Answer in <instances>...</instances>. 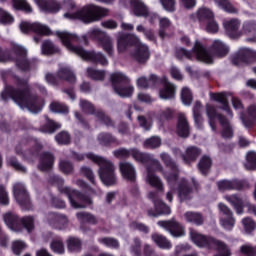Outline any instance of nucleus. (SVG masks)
Here are the masks:
<instances>
[{"instance_id": "25", "label": "nucleus", "mask_w": 256, "mask_h": 256, "mask_svg": "<svg viewBox=\"0 0 256 256\" xmlns=\"http://www.w3.org/2000/svg\"><path fill=\"white\" fill-rule=\"evenodd\" d=\"M162 89L159 91L160 99H164L165 101L169 99H175V91L176 87L173 83L169 82L166 77H163L161 80Z\"/></svg>"}, {"instance_id": "38", "label": "nucleus", "mask_w": 256, "mask_h": 256, "mask_svg": "<svg viewBox=\"0 0 256 256\" xmlns=\"http://www.w3.org/2000/svg\"><path fill=\"white\" fill-rule=\"evenodd\" d=\"M196 16L200 25L203 27L206 22L212 20L213 17H215V14L213 11H211V9L203 7L197 11Z\"/></svg>"}, {"instance_id": "55", "label": "nucleus", "mask_w": 256, "mask_h": 256, "mask_svg": "<svg viewBox=\"0 0 256 256\" xmlns=\"http://www.w3.org/2000/svg\"><path fill=\"white\" fill-rule=\"evenodd\" d=\"M57 129H61V124L46 117V125L43 127L44 133H55Z\"/></svg>"}, {"instance_id": "60", "label": "nucleus", "mask_w": 256, "mask_h": 256, "mask_svg": "<svg viewBox=\"0 0 256 256\" xmlns=\"http://www.w3.org/2000/svg\"><path fill=\"white\" fill-rule=\"evenodd\" d=\"M161 146V138L159 136L151 137L144 142V147H147L148 149H155L157 147Z\"/></svg>"}, {"instance_id": "20", "label": "nucleus", "mask_w": 256, "mask_h": 256, "mask_svg": "<svg viewBox=\"0 0 256 256\" xmlns=\"http://www.w3.org/2000/svg\"><path fill=\"white\" fill-rule=\"evenodd\" d=\"M20 30L22 33H29V31H33V33H37L38 35H51V29L39 22L30 23L22 21L20 23Z\"/></svg>"}, {"instance_id": "62", "label": "nucleus", "mask_w": 256, "mask_h": 256, "mask_svg": "<svg viewBox=\"0 0 256 256\" xmlns=\"http://www.w3.org/2000/svg\"><path fill=\"white\" fill-rule=\"evenodd\" d=\"M242 225H243L244 231H246V233H253V231L256 228V223L251 218H244L242 220Z\"/></svg>"}, {"instance_id": "30", "label": "nucleus", "mask_w": 256, "mask_h": 256, "mask_svg": "<svg viewBox=\"0 0 256 256\" xmlns=\"http://www.w3.org/2000/svg\"><path fill=\"white\" fill-rule=\"evenodd\" d=\"M155 209H149L147 214L149 217H159V215H170L171 208L162 200L154 202Z\"/></svg>"}, {"instance_id": "1", "label": "nucleus", "mask_w": 256, "mask_h": 256, "mask_svg": "<svg viewBox=\"0 0 256 256\" xmlns=\"http://www.w3.org/2000/svg\"><path fill=\"white\" fill-rule=\"evenodd\" d=\"M57 37L62 41V44L68 51L71 53H75L78 57H81L84 61H89L90 63H96L98 65H102V67H107L109 65V60L104 56L101 52L95 51H87L83 49L81 46H74L73 43H86L88 39H94V41H99L103 50L109 54L113 55V39L109 34L103 32V30L99 28H94L88 31L86 34L81 37L77 36V34H71L66 31H57Z\"/></svg>"}, {"instance_id": "32", "label": "nucleus", "mask_w": 256, "mask_h": 256, "mask_svg": "<svg viewBox=\"0 0 256 256\" xmlns=\"http://www.w3.org/2000/svg\"><path fill=\"white\" fill-rule=\"evenodd\" d=\"M67 158L72 159V161H105L101 156H97L93 153L79 154L74 151H69L67 153Z\"/></svg>"}, {"instance_id": "18", "label": "nucleus", "mask_w": 256, "mask_h": 256, "mask_svg": "<svg viewBox=\"0 0 256 256\" xmlns=\"http://www.w3.org/2000/svg\"><path fill=\"white\" fill-rule=\"evenodd\" d=\"M217 187L219 191H245L249 189V183L246 180L224 179L217 182Z\"/></svg>"}, {"instance_id": "21", "label": "nucleus", "mask_w": 256, "mask_h": 256, "mask_svg": "<svg viewBox=\"0 0 256 256\" xmlns=\"http://www.w3.org/2000/svg\"><path fill=\"white\" fill-rule=\"evenodd\" d=\"M80 108L84 113H90V114H95L98 121H101L105 125H113V122L111 121V118L105 115L103 111L97 110L95 112V108L93 107V104H91L87 100H80Z\"/></svg>"}, {"instance_id": "24", "label": "nucleus", "mask_w": 256, "mask_h": 256, "mask_svg": "<svg viewBox=\"0 0 256 256\" xmlns=\"http://www.w3.org/2000/svg\"><path fill=\"white\" fill-rule=\"evenodd\" d=\"M210 97L214 101L221 103L223 111H226L229 119H233V112H231V109L229 108V101H228L229 97H233V95L230 92L210 94Z\"/></svg>"}, {"instance_id": "10", "label": "nucleus", "mask_w": 256, "mask_h": 256, "mask_svg": "<svg viewBox=\"0 0 256 256\" xmlns=\"http://www.w3.org/2000/svg\"><path fill=\"white\" fill-rule=\"evenodd\" d=\"M110 81L112 83L115 94L119 97H131L135 88L129 84V78L121 72L111 74Z\"/></svg>"}, {"instance_id": "53", "label": "nucleus", "mask_w": 256, "mask_h": 256, "mask_svg": "<svg viewBox=\"0 0 256 256\" xmlns=\"http://www.w3.org/2000/svg\"><path fill=\"white\" fill-rule=\"evenodd\" d=\"M67 247L69 251L79 253V251H81V240L76 237H70L67 240Z\"/></svg>"}, {"instance_id": "9", "label": "nucleus", "mask_w": 256, "mask_h": 256, "mask_svg": "<svg viewBox=\"0 0 256 256\" xmlns=\"http://www.w3.org/2000/svg\"><path fill=\"white\" fill-rule=\"evenodd\" d=\"M206 114L208 117L209 125L212 131H216L215 123H217V119L219 123L222 125V137L225 139H231L233 137V128L229 124V120L219 114H217V110L211 104H206Z\"/></svg>"}, {"instance_id": "61", "label": "nucleus", "mask_w": 256, "mask_h": 256, "mask_svg": "<svg viewBox=\"0 0 256 256\" xmlns=\"http://www.w3.org/2000/svg\"><path fill=\"white\" fill-rule=\"evenodd\" d=\"M81 173L84 177H86V179L89 180L92 185H97V182L95 181V174L91 168L84 166L81 168Z\"/></svg>"}, {"instance_id": "46", "label": "nucleus", "mask_w": 256, "mask_h": 256, "mask_svg": "<svg viewBox=\"0 0 256 256\" xmlns=\"http://www.w3.org/2000/svg\"><path fill=\"white\" fill-rule=\"evenodd\" d=\"M214 3L219 9H222L226 13H237L236 8H234L229 0H214Z\"/></svg>"}, {"instance_id": "45", "label": "nucleus", "mask_w": 256, "mask_h": 256, "mask_svg": "<svg viewBox=\"0 0 256 256\" xmlns=\"http://www.w3.org/2000/svg\"><path fill=\"white\" fill-rule=\"evenodd\" d=\"M155 119L160 124L164 123V121H169V119H173V110L164 108L155 115Z\"/></svg>"}, {"instance_id": "44", "label": "nucleus", "mask_w": 256, "mask_h": 256, "mask_svg": "<svg viewBox=\"0 0 256 256\" xmlns=\"http://www.w3.org/2000/svg\"><path fill=\"white\" fill-rule=\"evenodd\" d=\"M152 241H154L160 249H171L172 247L171 242L161 234H152Z\"/></svg>"}, {"instance_id": "6", "label": "nucleus", "mask_w": 256, "mask_h": 256, "mask_svg": "<svg viewBox=\"0 0 256 256\" xmlns=\"http://www.w3.org/2000/svg\"><path fill=\"white\" fill-rule=\"evenodd\" d=\"M189 235L191 241L197 247H200L201 249H209L210 251H218V254L214 256H231V250L225 242L218 240L213 236L203 235L193 228H190Z\"/></svg>"}, {"instance_id": "57", "label": "nucleus", "mask_w": 256, "mask_h": 256, "mask_svg": "<svg viewBox=\"0 0 256 256\" xmlns=\"http://www.w3.org/2000/svg\"><path fill=\"white\" fill-rule=\"evenodd\" d=\"M24 249H27V244L21 240H16L12 243V251L14 255L21 256V253H23Z\"/></svg>"}, {"instance_id": "47", "label": "nucleus", "mask_w": 256, "mask_h": 256, "mask_svg": "<svg viewBox=\"0 0 256 256\" xmlns=\"http://www.w3.org/2000/svg\"><path fill=\"white\" fill-rule=\"evenodd\" d=\"M98 242L101 243V245H104V247H108L109 249H119L120 247L119 240L112 237L99 238Z\"/></svg>"}, {"instance_id": "23", "label": "nucleus", "mask_w": 256, "mask_h": 256, "mask_svg": "<svg viewBox=\"0 0 256 256\" xmlns=\"http://www.w3.org/2000/svg\"><path fill=\"white\" fill-rule=\"evenodd\" d=\"M120 173L123 179L128 183H136L137 182V170H135V166H133L129 162H120L119 163Z\"/></svg>"}, {"instance_id": "34", "label": "nucleus", "mask_w": 256, "mask_h": 256, "mask_svg": "<svg viewBox=\"0 0 256 256\" xmlns=\"http://www.w3.org/2000/svg\"><path fill=\"white\" fill-rule=\"evenodd\" d=\"M132 13L136 17H147L149 15V8L141 0L131 1Z\"/></svg>"}, {"instance_id": "42", "label": "nucleus", "mask_w": 256, "mask_h": 256, "mask_svg": "<svg viewBox=\"0 0 256 256\" xmlns=\"http://www.w3.org/2000/svg\"><path fill=\"white\" fill-rule=\"evenodd\" d=\"M12 2V5L14 9H17L18 11H25L26 13H31L33 11V8H31V5L27 3V0H10ZM0 3H7V0H0Z\"/></svg>"}, {"instance_id": "37", "label": "nucleus", "mask_w": 256, "mask_h": 256, "mask_svg": "<svg viewBox=\"0 0 256 256\" xmlns=\"http://www.w3.org/2000/svg\"><path fill=\"white\" fill-rule=\"evenodd\" d=\"M177 133L179 137H189V122H187L185 114H179Z\"/></svg>"}, {"instance_id": "29", "label": "nucleus", "mask_w": 256, "mask_h": 256, "mask_svg": "<svg viewBox=\"0 0 256 256\" xmlns=\"http://www.w3.org/2000/svg\"><path fill=\"white\" fill-rule=\"evenodd\" d=\"M223 27L229 37L235 39L239 37V27H241V22L238 19H230L223 21Z\"/></svg>"}, {"instance_id": "64", "label": "nucleus", "mask_w": 256, "mask_h": 256, "mask_svg": "<svg viewBox=\"0 0 256 256\" xmlns=\"http://www.w3.org/2000/svg\"><path fill=\"white\" fill-rule=\"evenodd\" d=\"M243 32L246 35H249L250 33H256V21L245 22L243 25Z\"/></svg>"}, {"instance_id": "11", "label": "nucleus", "mask_w": 256, "mask_h": 256, "mask_svg": "<svg viewBox=\"0 0 256 256\" xmlns=\"http://www.w3.org/2000/svg\"><path fill=\"white\" fill-rule=\"evenodd\" d=\"M191 183H189L187 179H182L178 183L176 191L180 203H183L184 201H191V199H193V191H195V193H199V191H201V184L197 179H195V177L191 178Z\"/></svg>"}, {"instance_id": "5", "label": "nucleus", "mask_w": 256, "mask_h": 256, "mask_svg": "<svg viewBox=\"0 0 256 256\" xmlns=\"http://www.w3.org/2000/svg\"><path fill=\"white\" fill-rule=\"evenodd\" d=\"M48 182L50 185L58 186L59 192L68 197V201L73 209H85L89 207V205H93V200L88 195L72 189L71 187H63V184L65 183L63 178L57 175H52L49 177Z\"/></svg>"}, {"instance_id": "59", "label": "nucleus", "mask_w": 256, "mask_h": 256, "mask_svg": "<svg viewBox=\"0 0 256 256\" xmlns=\"http://www.w3.org/2000/svg\"><path fill=\"white\" fill-rule=\"evenodd\" d=\"M211 167H213L212 161H200L198 163V169L200 173L204 176L209 175V171H211Z\"/></svg>"}, {"instance_id": "51", "label": "nucleus", "mask_w": 256, "mask_h": 256, "mask_svg": "<svg viewBox=\"0 0 256 256\" xmlns=\"http://www.w3.org/2000/svg\"><path fill=\"white\" fill-rule=\"evenodd\" d=\"M0 23L1 25H13V23H15V18L11 13L0 8Z\"/></svg>"}, {"instance_id": "43", "label": "nucleus", "mask_w": 256, "mask_h": 256, "mask_svg": "<svg viewBox=\"0 0 256 256\" xmlns=\"http://www.w3.org/2000/svg\"><path fill=\"white\" fill-rule=\"evenodd\" d=\"M158 22H159V35L162 39H165V37H167V31L171 29V26L173 25V23L167 17H160Z\"/></svg>"}, {"instance_id": "8", "label": "nucleus", "mask_w": 256, "mask_h": 256, "mask_svg": "<svg viewBox=\"0 0 256 256\" xmlns=\"http://www.w3.org/2000/svg\"><path fill=\"white\" fill-rule=\"evenodd\" d=\"M3 220L5 225L11 231L20 232L26 229L28 233H31L35 229V218L33 216H24L20 218L17 214L13 212H8L3 215Z\"/></svg>"}, {"instance_id": "17", "label": "nucleus", "mask_w": 256, "mask_h": 256, "mask_svg": "<svg viewBox=\"0 0 256 256\" xmlns=\"http://www.w3.org/2000/svg\"><path fill=\"white\" fill-rule=\"evenodd\" d=\"M12 51L15 54L13 59L18 69L29 71L31 69V62L27 60V49L19 44H13Z\"/></svg>"}, {"instance_id": "31", "label": "nucleus", "mask_w": 256, "mask_h": 256, "mask_svg": "<svg viewBox=\"0 0 256 256\" xmlns=\"http://www.w3.org/2000/svg\"><path fill=\"white\" fill-rule=\"evenodd\" d=\"M186 223L195 225V227H201L205 224V216L201 212L187 211L184 213Z\"/></svg>"}, {"instance_id": "4", "label": "nucleus", "mask_w": 256, "mask_h": 256, "mask_svg": "<svg viewBox=\"0 0 256 256\" xmlns=\"http://www.w3.org/2000/svg\"><path fill=\"white\" fill-rule=\"evenodd\" d=\"M129 45H134L135 50L131 53L132 59L137 61V63H147L151 57V52L149 51V46L143 44L139 37L135 34H124L119 32L117 34V49L118 53H123L126 51Z\"/></svg>"}, {"instance_id": "40", "label": "nucleus", "mask_w": 256, "mask_h": 256, "mask_svg": "<svg viewBox=\"0 0 256 256\" xmlns=\"http://www.w3.org/2000/svg\"><path fill=\"white\" fill-rule=\"evenodd\" d=\"M31 157H37L39 156L42 161H54L55 156H53L50 152H41V145L36 144V146L33 148V150L29 154Z\"/></svg>"}, {"instance_id": "48", "label": "nucleus", "mask_w": 256, "mask_h": 256, "mask_svg": "<svg viewBox=\"0 0 256 256\" xmlns=\"http://www.w3.org/2000/svg\"><path fill=\"white\" fill-rule=\"evenodd\" d=\"M42 55H53L59 53V48L53 45V42L46 40L41 47Z\"/></svg>"}, {"instance_id": "16", "label": "nucleus", "mask_w": 256, "mask_h": 256, "mask_svg": "<svg viewBox=\"0 0 256 256\" xmlns=\"http://www.w3.org/2000/svg\"><path fill=\"white\" fill-rule=\"evenodd\" d=\"M13 193L21 209H23L24 211H31V209H33V204L31 203V197H29V192H27V189H25V186L21 184L14 185Z\"/></svg>"}, {"instance_id": "26", "label": "nucleus", "mask_w": 256, "mask_h": 256, "mask_svg": "<svg viewBox=\"0 0 256 256\" xmlns=\"http://www.w3.org/2000/svg\"><path fill=\"white\" fill-rule=\"evenodd\" d=\"M218 207L221 213H223V215L225 216V218L222 219V225L224 229H233V227H235V218L233 217V211H231L229 206L223 203H220Z\"/></svg>"}, {"instance_id": "19", "label": "nucleus", "mask_w": 256, "mask_h": 256, "mask_svg": "<svg viewBox=\"0 0 256 256\" xmlns=\"http://www.w3.org/2000/svg\"><path fill=\"white\" fill-rule=\"evenodd\" d=\"M158 225L169 231L173 237H184L185 235V227L177 220H160L158 221Z\"/></svg>"}, {"instance_id": "13", "label": "nucleus", "mask_w": 256, "mask_h": 256, "mask_svg": "<svg viewBox=\"0 0 256 256\" xmlns=\"http://www.w3.org/2000/svg\"><path fill=\"white\" fill-rule=\"evenodd\" d=\"M45 79L49 85H59V81H67L68 83H75L77 81L71 67L67 65L60 66L57 76L47 73Z\"/></svg>"}, {"instance_id": "15", "label": "nucleus", "mask_w": 256, "mask_h": 256, "mask_svg": "<svg viewBox=\"0 0 256 256\" xmlns=\"http://www.w3.org/2000/svg\"><path fill=\"white\" fill-rule=\"evenodd\" d=\"M155 171L163 173V166L159 161H152L150 162V165L147 166V182L151 187H154L158 191H162L163 182H161V179L155 175Z\"/></svg>"}, {"instance_id": "56", "label": "nucleus", "mask_w": 256, "mask_h": 256, "mask_svg": "<svg viewBox=\"0 0 256 256\" xmlns=\"http://www.w3.org/2000/svg\"><path fill=\"white\" fill-rule=\"evenodd\" d=\"M181 99L183 105L189 106L191 105V103H193V94L191 93V90L188 87L182 88Z\"/></svg>"}, {"instance_id": "49", "label": "nucleus", "mask_w": 256, "mask_h": 256, "mask_svg": "<svg viewBox=\"0 0 256 256\" xmlns=\"http://www.w3.org/2000/svg\"><path fill=\"white\" fill-rule=\"evenodd\" d=\"M49 107L52 113H60L61 115H66V113H69V107L61 102L54 101Z\"/></svg>"}, {"instance_id": "12", "label": "nucleus", "mask_w": 256, "mask_h": 256, "mask_svg": "<svg viewBox=\"0 0 256 256\" xmlns=\"http://www.w3.org/2000/svg\"><path fill=\"white\" fill-rule=\"evenodd\" d=\"M99 165L98 175L106 187H113L117 185V174H115V166L113 162L109 161H95Z\"/></svg>"}, {"instance_id": "50", "label": "nucleus", "mask_w": 256, "mask_h": 256, "mask_svg": "<svg viewBox=\"0 0 256 256\" xmlns=\"http://www.w3.org/2000/svg\"><path fill=\"white\" fill-rule=\"evenodd\" d=\"M87 76L90 79H94V81H103L105 79V71L90 67L87 69Z\"/></svg>"}, {"instance_id": "36", "label": "nucleus", "mask_w": 256, "mask_h": 256, "mask_svg": "<svg viewBox=\"0 0 256 256\" xmlns=\"http://www.w3.org/2000/svg\"><path fill=\"white\" fill-rule=\"evenodd\" d=\"M226 201L232 205L237 215H243L245 205L243 204V199L241 197H239L237 194L226 196Z\"/></svg>"}, {"instance_id": "3", "label": "nucleus", "mask_w": 256, "mask_h": 256, "mask_svg": "<svg viewBox=\"0 0 256 256\" xmlns=\"http://www.w3.org/2000/svg\"><path fill=\"white\" fill-rule=\"evenodd\" d=\"M213 53H209L207 48L201 42L196 41L192 51L180 47L175 51L176 59L183 61V59H190L193 61H202V63H213L215 57H225L229 53V46L221 40H214L212 43Z\"/></svg>"}, {"instance_id": "22", "label": "nucleus", "mask_w": 256, "mask_h": 256, "mask_svg": "<svg viewBox=\"0 0 256 256\" xmlns=\"http://www.w3.org/2000/svg\"><path fill=\"white\" fill-rule=\"evenodd\" d=\"M47 222L53 229H58L59 231H63V229H67V225L69 224V219L67 216L55 212H50L47 215Z\"/></svg>"}, {"instance_id": "54", "label": "nucleus", "mask_w": 256, "mask_h": 256, "mask_svg": "<svg viewBox=\"0 0 256 256\" xmlns=\"http://www.w3.org/2000/svg\"><path fill=\"white\" fill-rule=\"evenodd\" d=\"M50 249L53 251V253L63 255V253H65V245L63 244V240H52L50 244Z\"/></svg>"}, {"instance_id": "41", "label": "nucleus", "mask_w": 256, "mask_h": 256, "mask_svg": "<svg viewBox=\"0 0 256 256\" xmlns=\"http://www.w3.org/2000/svg\"><path fill=\"white\" fill-rule=\"evenodd\" d=\"M156 83H159V78L155 74H152L149 79L142 76L137 80L139 89H149V87H152Z\"/></svg>"}, {"instance_id": "2", "label": "nucleus", "mask_w": 256, "mask_h": 256, "mask_svg": "<svg viewBox=\"0 0 256 256\" xmlns=\"http://www.w3.org/2000/svg\"><path fill=\"white\" fill-rule=\"evenodd\" d=\"M1 77L4 83H7V79H10L14 83L16 88L13 86L6 85L4 91L1 93L3 101H9L12 99L20 109H27L30 113H40L45 107V100L39 98L31 93L34 89H38L40 93H47V90L43 85L36 83L29 86L27 80H21L19 77L13 74L11 70H1Z\"/></svg>"}, {"instance_id": "35", "label": "nucleus", "mask_w": 256, "mask_h": 256, "mask_svg": "<svg viewBox=\"0 0 256 256\" xmlns=\"http://www.w3.org/2000/svg\"><path fill=\"white\" fill-rule=\"evenodd\" d=\"M240 119L244 127H251V125H253V122L256 119V105L249 106L247 112L245 114L240 115Z\"/></svg>"}, {"instance_id": "39", "label": "nucleus", "mask_w": 256, "mask_h": 256, "mask_svg": "<svg viewBox=\"0 0 256 256\" xmlns=\"http://www.w3.org/2000/svg\"><path fill=\"white\" fill-rule=\"evenodd\" d=\"M202 109L203 106L201 105V102L196 101L193 106V118L197 129H203V116L201 115Z\"/></svg>"}, {"instance_id": "28", "label": "nucleus", "mask_w": 256, "mask_h": 256, "mask_svg": "<svg viewBox=\"0 0 256 256\" xmlns=\"http://www.w3.org/2000/svg\"><path fill=\"white\" fill-rule=\"evenodd\" d=\"M251 57H253V50L249 48H241L231 57V62L233 65H243V63H247Z\"/></svg>"}, {"instance_id": "63", "label": "nucleus", "mask_w": 256, "mask_h": 256, "mask_svg": "<svg viewBox=\"0 0 256 256\" xmlns=\"http://www.w3.org/2000/svg\"><path fill=\"white\" fill-rule=\"evenodd\" d=\"M240 253L245 256H256V246L242 245L240 247Z\"/></svg>"}, {"instance_id": "27", "label": "nucleus", "mask_w": 256, "mask_h": 256, "mask_svg": "<svg viewBox=\"0 0 256 256\" xmlns=\"http://www.w3.org/2000/svg\"><path fill=\"white\" fill-rule=\"evenodd\" d=\"M34 2L44 13H57L61 9V4L56 0H34Z\"/></svg>"}, {"instance_id": "14", "label": "nucleus", "mask_w": 256, "mask_h": 256, "mask_svg": "<svg viewBox=\"0 0 256 256\" xmlns=\"http://www.w3.org/2000/svg\"><path fill=\"white\" fill-rule=\"evenodd\" d=\"M113 155L116 159H129V157H132L135 161H153V157L150 154L143 153L137 148H119L113 151Z\"/></svg>"}, {"instance_id": "58", "label": "nucleus", "mask_w": 256, "mask_h": 256, "mask_svg": "<svg viewBox=\"0 0 256 256\" xmlns=\"http://www.w3.org/2000/svg\"><path fill=\"white\" fill-rule=\"evenodd\" d=\"M203 27H205L207 33H217L219 31V24L215 21V17L204 23Z\"/></svg>"}, {"instance_id": "33", "label": "nucleus", "mask_w": 256, "mask_h": 256, "mask_svg": "<svg viewBox=\"0 0 256 256\" xmlns=\"http://www.w3.org/2000/svg\"><path fill=\"white\" fill-rule=\"evenodd\" d=\"M76 217L80 222L81 229L84 232H87V229H85V223H88L89 225H97L98 223L97 217L89 212H78Z\"/></svg>"}, {"instance_id": "7", "label": "nucleus", "mask_w": 256, "mask_h": 256, "mask_svg": "<svg viewBox=\"0 0 256 256\" xmlns=\"http://www.w3.org/2000/svg\"><path fill=\"white\" fill-rule=\"evenodd\" d=\"M109 10L97 6L95 4H88L84 6L82 9L77 12H67L64 14L65 19H69L70 21H82L86 25L90 23H97V21H101L103 17H107Z\"/></svg>"}, {"instance_id": "52", "label": "nucleus", "mask_w": 256, "mask_h": 256, "mask_svg": "<svg viewBox=\"0 0 256 256\" xmlns=\"http://www.w3.org/2000/svg\"><path fill=\"white\" fill-rule=\"evenodd\" d=\"M166 165L172 166V173L167 176L169 183H177L179 181V169L175 166V162H166Z\"/></svg>"}]
</instances>
